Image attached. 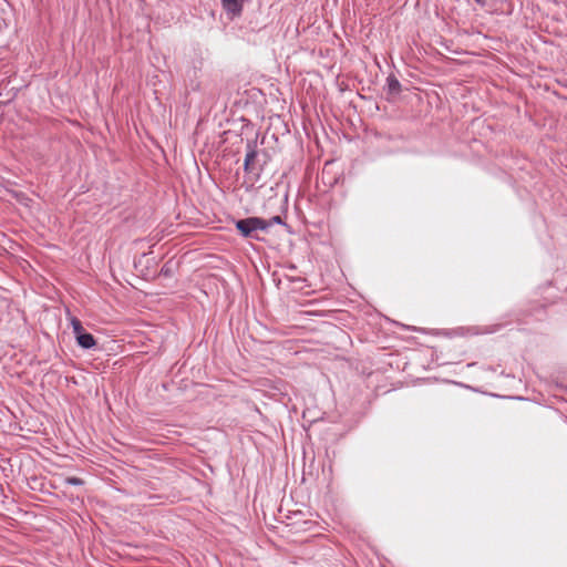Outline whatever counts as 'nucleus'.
Returning a JSON list of instances; mask_svg holds the SVG:
<instances>
[{
    "label": "nucleus",
    "instance_id": "nucleus-7",
    "mask_svg": "<svg viewBox=\"0 0 567 567\" xmlns=\"http://www.w3.org/2000/svg\"><path fill=\"white\" fill-rule=\"evenodd\" d=\"M68 485L81 486L84 484L83 480L76 476H70L65 478Z\"/></svg>",
    "mask_w": 567,
    "mask_h": 567
},
{
    "label": "nucleus",
    "instance_id": "nucleus-6",
    "mask_svg": "<svg viewBox=\"0 0 567 567\" xmlns=\"http://www.w3.org/2000/svg\"><path fill=\"white\" fill-rule=\"evenodd\" d=\"M70 324L72 327L75 338H78V336H80L81 333H83L85 331L81 321L75 317L71 318Z\"/></svg>",
    "mask_w": 567,
    "mask_h": 567
},
{
    "label": "nucleus",
    "instance_id": "nucleus-4",
    "mask_svg": "<svg viewBox=\"0 0 567 567\" xmlns=\"http://www.w3.org/2000/svg\"><path fill=\"white\" fill-rule=\"evenodd\" d=\"M78 344L83 349H92L96 346L95 338L92 333L84 331L76 338Z\"/></svg>",
    "mask_w": 567,
    "mask_h": 567
},
{
    "label": "nucleus",
    "instance_id": "nucleus-3",
    "mask_svg": "<svg viewBox=\"0 0 567 567\" xmlns=\"http://www.w3.org/2000/svg\"><path fill=\"white\" fill-rule=\"evenodd\" d=\"M248 0H221V7L229 19L239 17L243 12L245 2Z\"/></svg>",
    "mask_w": 567,
    "mask_h": 567
},
{
    "label": "nucleus",
    "instance_id": "nucleus-8",
    "mask_svg": "<svg viewBox=\"0 0 567 567\" xmlns=\"http://www.w3.org/2000/svg\"><path fill=\"white\" fill-rule=\"evenodd\" d=\"M478 6L481 7H492L494 6L498 0H474Z\"/></svg>",
    "mask_w": 567,
    "mask_h": 567
},
{
    "label": "nucleus",
    "instance_id": "nucleus-5",
    "mask_svg": "<svg viewBox=\"0 0 567 567\" xmlns=\"http://www.w3.org/2000/svg\"><path fill=\"white\" fill-rule=\"evenodd\" d=\"M386 83L390 92L399 93L401 91V84L394 75L388 76Z\"/></svg>",
    "mask_w": 567,
    "mask_h": 567
},
{
    "label": "nucleus",
    "instance_id": "nucleus-2",
    "mask_svg": "<svg viewBox=\"0 0 567 567\" xmlns=\"http://www.w3.org/2000/svg\"><path fill=\"white\" fill-rule=\"evenodd\" d=\"M258 157L257 147L251 142L247 143V153L244 161V171L247 174L259 175V169L256 166V159Z\"/></svg>",
    "mask_w": 567,
    "mask_h": 567
},
{
    "label": "nucleus",
    "instance_id": "nucleus-1",
    "mask_svg": "<svg viewBox=\"0 0 567 567\" xmlns=\"http://www.w3.org/2000/svg\"><path fill=\"white\" fill-rule=\"evenodd\" d=\"M235 226L243 237L258 238L255 233L257 230H267L270 227V223L260 217H247L237 220Z\"/></svg>",
    "mask_w": 567,
    "mask_h": 567
},
{
    "label": "nucleus",
    "instance_id": "nucleus-9",
    "mask_svg": "<svg viewBox=\"0 0 567 567\" xmlns=\"http://www.w3.org/2000/svg\"><path fill=\"white\" fill-rule=\"evenodd\" d=\"M267 223H270V226L274 224H284L282 218L280 216H274Z\"/></svg>",
    "mask_w": 567,
    "mask_h": 567
}]
</instances>
